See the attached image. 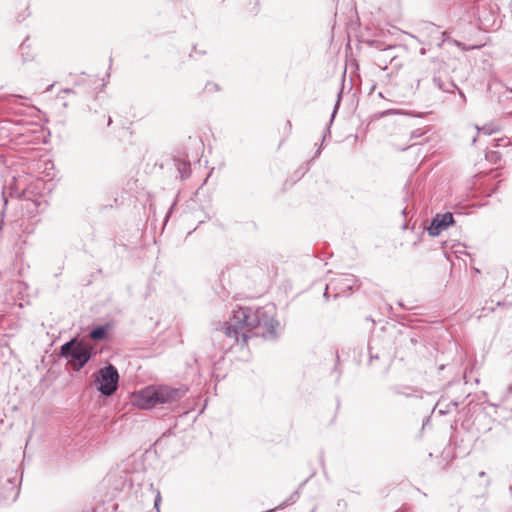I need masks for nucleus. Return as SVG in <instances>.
<instances>
[{
  "mask_svg": "<svg viewBox=\"0 0 512 512\" xmlns=\"http://www.w3.org/2000/svg\"><path fill=\"white\" fill-rule=\"evenodd\" d=\"M160 502H161L160 492H159V491H157V495H156L155 503H154V506H155V508H156L157 512H160V510H159Z\"/></svg>",
  "mask_w": 512,
  "mask_h": 512,
  "instance_id": "nucleus-10",
  "label": "nucleus"
},
{
  "mask_svg": "<svg viewBox=\"0 0 512 512\" xmlns=\"http://www.w3.org/2000/svg\"><path fill=\"white\" fill-rule=\"evenodd\" d=\"M275 307L266 306L252 310L239 307L223 328L226 337L237 344L245 345L251 337H274L278 322L274 318Z\"/></svg>",
  "mask_w": 512,
  "mask_h": 512,
  "instance_id": "nucleus-1",
  "label": "nucleus"
},
{
  "mask_svg": "<svg viewBox=\"0 0 512 512\" xmlns=\"http://www.w3.org/2000/svg\"><path fill=\"white\" fill-rule=\"evenodd\" d=\"M336 284L341 285L342 288L350 289L353 288L354 280L352 277H341Z\"/></svg>",
  "mask_w": 512,
  "mask_h": 512,
  "instance_id": "nucleus-9",
  "label": "nucleus"
},
{
  "mask_svg": "<svg viewBox=\"0 0 512 512\" xmlns=\"http://www.w3.org/2000/svg\"><path fill=\"white\" fill-rule=\"evenodd\" d=\"M339 296V294H334L333 297L336 299Z\"/></svg>",
  "mask_w": 512,
  "mask_h": 512,
  "instance_id": "nucleus-13",
  "label": "nucleus"
},
{
  "mask_svg": "<svg viewBox=\"0 0 512 512\" xmlns=\"http://www.w3.org/2000/svg\"><path fill=\"white\" fill-rule=\"evenodd\" d=\"M434 83L437 85V87L448 93H453L454 90L457 88V86L451 82V81H442L440 78H434Z\"/></svg>",
  "mask_w": 512,
  "mask_h": 512,
  "instance_id": "nucleus-6",
  "label": "nucleus"
},
{
  "mask_svg": "<svg viewBox=\"0 0 512 512\" xmlns=\"http://www.w3.org/2000/svg\"><path fill=\"white\" fill-rule=\"evenodd\" d=\"M177 171L179 172L181 179H186L190 175V164L185 161L176 162Z\"/></svg>",
  "mask_w": 512,
  "mask_h": 512,
  "instance_id": "nucleus-7",
  "label": "nucleus"
},
{
  "mask_svg": "<svg viewBox=\"0 0 512 512\" xmlns=\"http://www.w3.org/2000/svg\"><path fill=\"white\" fill-rule=\"evenodd\" d=\"M453 223V215L449 212L438 214L428 227V234L432 237L438 236L443 230Z\"/></svg>",
  "mask_w": 512,
  "mask_h": 512,
  "instance_id": "nucleus-5",
  "label": "nucleus"
},
{
  "mask_svg": "<svg viewBox=\"0 0 512 512\" xmlns=\"http://www.w3.org/2000/svg\"><path fill=\"white\" fill-rule=\"evenodd\" d=\"M329 297H330V295H329L328 290H324V292H323V298H324V300H325V301H328V300H329Z\"/></svg>",
  "mask_w": 512,
  "mask_h": 512,
  "instance_id": "nucleus-12",
  "label": "nucleus"
},
{
  "mask_svg": "<svg viewBox=\"0 0 512 512\" xmlns=\"http://www.w3.org/2000/svg\"><path fill=\"white\" fill-rule=\"evenodd\" d=\"M96 381L101 394L105 396L112 395L118 387L119 374L117 369L111 364L101 368L98 371Z\"/></svg>",
  "mask_w": 512,
  "mask_h": 512,
  "instance_id": "nucleus-4",
  "label": "nucleus"
},
{
  "mask_svg": "<svg viewBox=\"0 0 512 512\" xmlns=\"http://www.w3.org/2000/svg\"><path fill=\"white\" fill-rule=\"evenodd\" d=\"M61 355L69 359L75 370H80L91 358V347L72 340L61 346Z\"/></svg>",
  "mask_w": 512,
  "mask_h": 512,
  "instance_id": "nucleus-3",
  "label": "nucleus"
},
{
  "mask_svg": "<svg viewBox=\"0 0 512 512\" xmlns=\"http://www.w3.org/2000/svg\"><path fill=\"white\" fill-rule=\"evenodd\" d=\"M425 132L422 131L421 129H417V130H414L412 133H411V137L412 138H418V137H421L422 135H424Z\"/></svg>",
  "mask_w": 512,
  "mask_h": 512,
  "instance_id": "nucleus-11",
  "label": "nucleus"
},
{
  "mask_svg": "<svg viewBox=\"0 0 512 512\" xmlns=\"http://www.w3.org/2000/svg\"><path fill=\"white\" fill-rule=\"evenodd\" d=\"M90 338L93 339V340H102L105 338L106 336V330L104 327L102 326H99L95 329H93L90 334H89Z\"/></svg>",
  "mask_w": 512,
  "mask_h": 512,
  "instance_id": "nucleus-8",
  "label": "nucleus"
},
{
  "mask_svg": "<svg viewBox=\"0 0 512 512\" xmlns=\"http://www.w3.org/2000/svg\"><path fill=\"white\" fill-rule=\"evenodd\" d=\"M186 389L174 388L164 384L148 385L133 394V403L140 409L150 410L159 405L179 401Z\"/></svg>",
  "mask_w": 512,
  "mask_h": 512,
  "instance_id": "nucleus-2",
  "label": "nucleus"
}]
</instances>
